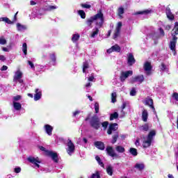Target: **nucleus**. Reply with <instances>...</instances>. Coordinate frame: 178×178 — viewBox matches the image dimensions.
Listing matches in <instances>:
<instances>
[{"mask_svg":"<svg viewBox=\"0 0 178 178\" xmlns=\"http://www.w3.org/2000/svg\"><path fill=\"white\" fill-rule=\"evenodd\" d=\"M104 14L102 13V11L99 10L95 15L88 19L87 24L90 26L94 22H95V24L97 27H102V26H104Z\"/></svg>","mask_w":178,"mask_h":178,"instance_id":"f257e3e1","label":"nucleus"},{"mask_svg":"<svg viewBox=\"0 0 178 178\" xmlns=\"http://www.w3.org/2000/svg\"><path fill=\"white\" fill-rule=\"evenodd\" d=\"M178 34V22H175L174 29L172 31L171 35L172 36V41L170 42V48L172 51L173 55H176V42H177V35Z\"/></svg>","mask_w":178,"mask_h":178,"instance_id":"f03ea898","label":"nucleus"},{"mask_svg":"<svg viewBox=\"0 0 178 178\" xmlns=\"http://www.w3.org/2000/svg\"><path fill=\"white\" fill-rule=\"evenodd\" d=\"M156 134V132L154 130H152L149 131L147 136L143 137L142 144L143 148H148L151 147V144H152V140H154V137H155Z\"/></svg>","mask_w":178,"mask_h":178,"instance_id":"7ed1b4c3","label":"nucleus"},{"mask_svg":"<svg viewBox=\"0 0 178 178\" xmlns=\"http://www.w3.org/2000/svg\"><path fill=\"white\" fill-rule=\"evenodd\" d=\"M90 126L95 129V130H98L99 127L101 126V122H99V118L97 115H94L91 118L90 121Z\"/></svg>","mask_w":178,"mask_h":178,"instance_id":"20e7f679","label":"nucleus"},{"mask_svg":"<svg viewBox=\"0 0 178 178\" xmlns=\"http://www.w3.org/2000/svg\"><path fill=\"white\" fill-rule=\"evenodd\" d=\"M75 149H76V146H74V143L72 142V140L68 139L67 140V152L68 155H73V154H74Z\"/></svg>","mask_w":178,"mask_h":178,"instance_id":"39448f33","label":"nucleus"},{"mask_svg":"<svg viewBox=\"0 0 178 178\" xmlns=\"http://www.w3.org/2000/svg\"><path fill=\"white\" fill-rule=\"evenodd\" d=\"M22 77H23V72L20 71V70H18L15 72L14 77H13V81H19V83H23V79H22Z\"/></svg>","mask_w":178,"mask_h":178,"instance_id":"423d86ee","label":"nucleus"},{"mask_svg":"<svg viewBox=\"0 0 178 178\" xmlns=\"http://www.w3.org/2000/svg\"><path fill=\"white\" fill-rule=\"evenodd\" d=\"M29 162L31 163H33V165H35V168H40V164L41 163V160L38 159V157H33V156H29L28 159Z\"/></svg>","mask_w":178,"mask_h":178,"instance_id":"0eeeda50","label":"nucleus"},{"mask_svg":"<svg viewBox=\"0 0 178 178\" xmlns=\"http://www.w3.org/2000/svg\"><path fill=\"white\" fill-rule=\"evenodd\" d=\"M144 70L145 72V74L147 76H149L151 74L152 70V65H151V63H149V62L145 63Z\"/></svg>","mask_w":178,"mask_h":178,"instance_id":"6e6552de","label":"nucleus"},{"mask_svg":"<svg viewBox=\"0 0 178 178\" xmlns=\"http://www.w3.org/2000/svg\"><path fill=\"white\" fill-rule=\"evenodd\" d=\"M129 76H133V71L129 70L127 72H122L120 76V81H124V80H126V79H127V77H129Z\"/></svg>","mask_w":178,"mask_h":178,"instance_id":"1a4fd4ad","label":"nucleus"},{"mask_svg":"<svg viewBox=\"0 0 178 178\" xmlns=\"http://www.w3.org/2000/svg\"><path fill=\"white\" fill-rule=\"evenodd\" d=\"M106 151L108 155H109V156H111L112 158H118V154H116V152H115L113 147H112L111 146H108L106 148Z\"/></svg>","mask_w":178,"mask_h":178,"instance_id":"9d476101","label":"nucleus"},{"mask_svg":"<svg viewBox=\"0 0 178 178\" xmlns=\"http://www.w3.org/2000/svg\"><path fill=\"white\" fill-rule=\"evenodd\" d=\"M46 154L47 156H51V159L56 162V163H58V153L54 152L52 151H47Z\"/></svg>","mask_w":178,"mask_h":178,"instance_id":"9b49d317","label":"nucleus"},{"mask_svg":"<svg viewBox=\"0 0 178 178\" xmlns=\"http://www.w3.org/2000/svg\"><path fill=\"white\" fill-rule=\"evenodd\" d=\"M144 81V75H138L136 76L132 77L131 79V83H143Z\"/></svg>","mask_w":178,"mask_h":178,"instance_id":"f8f14e48","label":"nucleus"},{"mask_svg":"<svg viewBox=\"0 0 178 178\" xmlns=\"http://www.w3.org/2000/svg\"><path fill=\"white\" fill-rule=\"evenodd\" d=\"M127 63L129 66H133L136 63V59L131 53L127 54Z\"/></svg>","mask_w":178,"mask_h":178,"instance_id":"ddd939ff","label":"nucleus"},{"mask_svg":"<svg viewBox=\"0 0 178 178\" xmlns=\"http://www.w3.org/2000/svg\"><path fill=\"white\" fill-rule=\"evenodd\" d=\"M118 127L117 123L111 124L107 130V134L109 136H111V134H112V133H113V131H116V130H118Z\"/></svg>","mask_w":178,"mask_h":178,"instance_id":"4468645a","label":"nucleus"},{"mask_svg":"<svg viewBox=\"0 0 178 178\" xmlns=\"http://www.w3.org/2000/svg\"><path fill=\"white\" fill-rule=\"evenodd\" d=\"M122 29V22H118L117 24V26L115 28V31L113 35V39L116 40L118 37H119V34H120V30Z\"/></svg>","mask_w":178,"mask_h":178,"instance_id":"2eb2a0df","label":"nucleus"},{"mask_svg":"<svg viewBox=\"0 0 178 178\" xmlns=\"http://www.w3.org/2000/svg\"><path fill=\"white\" fill-rule=\"evenodd\" d=\"M102 27H99L96 26L90 32V38H95L98 34H99V29Z\"/></svg>","mask_w":178,"mask_h":178,"instance_id":"dca6fc26","label":"nucleus"},{"mask_svg":"<svg viewBox=\"0 0 178 178\" xmlns=\"http://www.w3.org/2000/svg\"><path fill=\"white\" fill-rule=\"evenodd\" d=\"M121 49L120 46L118 44H115L107 50V53L112 54V52H120Z\"/></svg>","mask_w":178,"mask_h":178,"instance_id":"f3484780","label":"nucleus"},{"mask_svg":"<svg viewBox=\"0 0 178 178\" xmlns=\"http://www.w3.org/2000/svg\"><path fill=\"white\" fill-rule=\"evenodd\" d=\"M35 94L34 95L33 99L34 101H40L41 99V97H42V92L40 90V89H35Z\"/></svg>","mask_w":178,"mask_h":178,"instance_id":"a211bd4d","label":"nucleus"},{"mask_svg":"<svg viewBox=\"0 0 178 178\" xmlns=\"http://www.w3.org/2000/svg\"><path fill=\"white\" fill-rule=\"evenodd\" d=\"M44 127L47 134H48V136H52V130H54V127L49 124H45Z\"/></svg>","mask_w":178,"mask_h":178,"instance_id":"6ab92c4d","label":"nucleus"},{"mask_svg":"<svg viewBox=\"0 0 178 178\" xmlns=\"http://www.w3.org/2000/svg\"><path fill=\"white\" fill-rule=\"evenodd\" d=\"M145 105H147V106H149L155 111V108L154 107V101L152 99H146L144 102Z\"/></svg>","mask_w":178,"mask_h":178,"instance_id":"aec40b11","label":"nucleus"},{"mask_svg":"<svg viewBox=\"0 0 178 178\" xmlns=\"http://www.w3.org/2000/svg\"><path fill=\"white\" fill-rule=\"evenodd\" d=\"M142 120L143 122H147L148 120V111L145 108L142 110Z\"/></svg>","mask_w":178,"mask_h":178,"instance_id":"412c9836","label":"nucleus"},{"mask_svg":"<svg viewBox=\"0 0 178 178\" xmlns=\"http://www.w3.org/2000/svg\"><path fill=\"white\" fill-rule=\"evenodd\" d=\"M165 13L167 15L168 19L169 20H174L175 19V15L172 13V11H170V8H166Z\"/></svg>","mask_w":178,"mask_h":178,"instance_id":"4be33fe9","label":"nucleus"},{"mask_svg":"<svg viewBox=\"0 0 178 178\" xmlns=\"http://www.w3.org/2000/svg\"><path fill=\"white\" fill-rule=\"evenodd\" d=\"M13 106L15 111H22V104L13 101Z\"/></svg>","mask_w":178,"mask_h":178,"instance_id":"5701e85b","label":"nucleus"},{"mask_svg":"<svg viewBox=\"0 0 178 178\" xmlns=\"http://www.w3.org/2000/svg\"><path fill=\"white\" fill-rule=\"evenodd\" d=\"M95 147L98 148V149H101L103 151V149H105V145H104V143L100 142V141H97L95 143Z\"/></svg>","mask_w":178,"mask_h":178,"instance_id":"b1692460","label":"nucleus"},{"mask_svg":"<svg viewBox=\"0 0 178 178\" xmlns=\"http://www.w3.org/2000/svg\"><path fill=\"white\" fill-rule=\"evenodd\" d=\"M17 30L18 31H23V30H27V26L20 23H17Z\"/></svg>","mask_w":178,"mask_h":178,"instance_id":"393cba45","label":"nucleus"},{"mask_svg":"<svg viewBox=\"0 0 178 178\" xmlns=\"http://www.w3.org/2000/svg\"><path fill=\"white\" fill-rule=\"evenodd\" d=\"M134 168L136 169H138V170H144V168H145V166L144 165V163H137L135 165Z\"/></svg>","mask_w":178,"mask_h":178,"instance_id":"a878e982","label":"nucleus"},{"mask_svg":"<svg viewBox=\"0 0 178 178\" xmlns=\"http://www.w3.org/2000/svg\"><path fill=\"white\" fill-rule=\"evenodd\" d=\"M115 151H117V152H118L119 154H123L124 152H125L126 149H124V147H123V146L117 145L115 147Z\"/></svg>","mask_w":178,"mask_h":178,"instance_id":"bb28decb","label":"nucleus"},{"mask_svg":"<svg viewBox=\"0 0 178 178\" xmlns=\"http://www.w3.org/2000/svg\"><path fill=\"white\" fill-rule=\"evenodd\" d=\"M80 40V34L75 33L72 35V42H77Z\"/></svg>","mask_w":178,"mask_h":178,"instance_id":"cd10ccee","label":"nucleus"},{"mask_svg":"<svg viewBox=\"0 0 178 178\" xmlns=\"http://www.w3.org/2000/svg\"><path fill=\"white\" fill-rule=\"evenodd\" d=\"M0 22H4V23H7V24H13V22L6 17H0Z\"/></svg>","mask_w":178,"mask_h":178,"instance_id":"c85d7f7f","label":"nucleus"},{"mask_svg":"<svg viewBox=\"0 0 178 178\" xmlns=\"http://www.w3.org/2000/svg\"><path fill=\"white\" fill-rule=\"evenodd\" d=\"M152 13V10H144L143 11H139L136 13V15H149Z\"/></svg>","mask_w":178,"mask_h":178,"instance_id":"c756f323","label":"nucleus"},{"mask_svg":"<svg viewBox=\"0 0 178 178\" xmlns=\"http://www.w3.org/2000/svg\"><path fill=\"white\" fill-rule=\"evenodd\" d=\"M106 172L109 176H112L113 175V168L111 165H108L106 168Z\"/></svg>","mask_w":178,"mask_h":178,"instance_id":"7c9ffc66","label":"nucleus"},{"mask_svg":"<svg viewBox=\"0 0 178 178\" xmlns=\"http://www.w3.org/2000/svg\"><path fill=\"white\" fill-rule=\"evenodd\" d=\"M129 152L133 156H137V155L138 154V153L137 152V149L133 147L129 149Z\"/></svg>","mask_w":178,"mask_h":178,"instance_id":"2f4dec72","label":"nucleus"},{"mask_svg":"<svg viewBox=\"0 0 178 178\" xmlns=\"http://www.w3.org/2000/svg\"><path fill=\"white\" fill-rule=\"evenodd\" d=\"M140 130H141V131H148V130H149V126H148V124H145L140 127Z\"/></svg>","mask_w":178,"mask_h":178,"instance_id":"473e14b6","label":"nucleus"},{"mask_svg":"<svg viewBox=\"0 0 178 178\" xmlns=\"http://www.w3.org/2000/svg\"><path fill=\"white\" fill-rule=\"evenodd\" d=\"M118 138H119V133L116 132L113 136V140H111L112 144H115L118 141Z\"/></svg>","mask_w":178,"mask_h":178,"instance_id":"72a5a7b5","label":"nucleus"},{"mask_svg":"<svg viewBox=\"0 0 178 178\" xmlns=\"http://www.w3.org/2000/svg\"><path fill=\"white\" fill-rule=\"evenodd\" d=\"M119 118V113L118 112H115L110 115V120H114V119H118Z\"/></svg>","mask_w":178,"mask_h":178,"instance_id":"f704fd0d","label":"nucleus"},{"mask_svg":"<svg viewBox=\"0 0 178 178\" xmlns=\"http://www.w3.org/2000/svg\"><path fill=\"white\" fill-rule=\"evenodd\" d=\"M50 59L52 62V64L55 65L56 63V56H55V54H50Z\"/></svg>","mask_w":178,"mask_h":178,"instance_id":"c9c22d12","label":"nucleus"},{"mask_svg":"<svg viewBox=\"0 0 178 178\" xmlns=\"http://www.w3.org/2000/svg\"><path fill=\"white\" fill-rule=\"evenodd\" d=\"M8 44V40L3 36L0 37V45H6Z\"/></svg>","mask_w":178,"mask_h":178,"instance_id":"e433bc0d","label":"nucleus"},{"mask_svg":"<svg viewBox=\"0 0 178 178\" xmlns=\"http://www.w3.org/2000/svg\"><path fill=\"white\" fill-rule=\"evenodd\" d=\"M81 8H83L85 9H90V8H91V6H90V3H88V2H86L85 3H81Z\"/></svg>","mask_w":178,"mask_h":178,"instance_id":"4c0bfd02","label":"nucleus"},{"mask_svg":"<svg viewBox=\"0 0 178 178\" xmlns=\"http://www.w3.org/2000/svg\"><path fill=\"white\" fill-rule=\"evenodd\" d=\"M78 14L81 16V19H86V13L83 10H79Z\"/></svg>","mask_w":178,"mask_h":178,"instance_id":"58836bf2","label":"nucleus"},{"mask_svg":"<svg viewBox=\"0 0 178 178\" xmlns=\"http://www.w3.org/2000/svg\"><path fill=\"white\" fill-rule=\"evenodd\" d=\"M123 13H124V8H123V7H120L118 8V16L122 17V15H123Z\"/></svg>","mask_w":178,"mask_h":178,"instance_id":"ea45409f","label":"nucleus"},{"mask_svg":"<svg viewBox=\"0 0 178 178\" xmlns=\"http://www.w3.org/2000/svg\"><path fill=\"white\" fill-rule=\"evenodd\" d=\"M95 159L98 162L99 165H100L102 168H104V163H102V161H101V158H99V156H96Z\"/></svg>","mask_w":178,"mask_h":178,"instance_id":"a19ab883","label":"nucleus"},{"mask_svg":"<svg viewBox=\"0 0 178 178\" xmlns=\"http://www.w3.org/2000/svg\"><path fill=\"white\" fill-rule=\"evenodd\" d=\"M22 51H23L24 55H27V44L26 43H23Z\"/></svg>","mask_w":178,"mask_h":178,"instance_id":"79ce46f5","label":"nucleus"},{"mask_svg":"<svg viewBox=\"0 0 178 178\" xmlns=\"http://www.w3.org/2000/svg\"><path fill=\"white\" fill-rule=\"evenodd\" d=\"M54 9H58V6H49L46 10H48L49 12H51V10H54Z\"/></svg>","mask_w":178,"mask_h":178,"instance_id":"37998d69","label":"nucleus"},{"mask_svg":"<svg viewBox=\"0 0 178 178\" xmlns=\"http://www.w3.org/2000/svg\"><path fill=\"white\" fill-rule=\"evenodd\" d=\"M95 113H98V112H99V104H98V102L95 103Z\"/></svg>","mask_w":178,"mask_h":178,"instance_id":"c03bdc74","label":"nucleus"},{"mask_svg":"<svg viewBox=\"0 0 178 178\" xmlns=\"http://www.w3.org/2000/svg\"><path fill=\"white\" fill-rule=\"evenodd\" d=\"M111 102L114 104L116 102V92H113L111 94Z\"/></svg>","mask_w":178,"mask_h":178,"instance_id":"a18cd8bd","label":"nucleus"},{"mask_svg":"<svg viewBox=\"0 0 178 178\" xmlns=\"http://www.w3.org/2000/svg\"><path fill=\"white\" fill-rule=\"evenodd\" d=\"M136 94H137V91L135 88H133L130 91V95L131 97H135Z\"/></svg>","mask_w":178,"mask_h":178,"instance_id":"49530a36","label":"nucleus"},{"mask_svg":"<svg viewBox=\"0 0 178 178\" xmlns=\"http://www.w3.org/2000/svg\"><path fill=\"white\" fill-rule=\"evenodd\" d=\"M87 69H88V63H84L83 65V73H86Z\"/></svg>","mask_w":178,"mask_h":178,"instance_id":"de8ad7c7","label":"nucleus"},{"mask_svg":"<svg viewBox=\"0 0 178 178\" xmlns=\"http://www.w3.org/2000/svg\"><path fill=\"white\" fill-rule=\"evenodd\" d=\"M108 124H109V122L108 121H105L102 123V127H104V130H106Z\"/></svg>","mask_w":178,"mask_h":178,"instance_id":"09e8293b","label":"nucleus"},{"mask_svg":"<svg viewBox=\"0 0 178 178\" xmlns=\"http://www.w3.org/2000/svg\"><path fill=\"white\" fill-rule=\"evenodd\" d=\"M22 99V96L17 95L13 97V101H15V102H17V101H20Z\"/></svg>","mask_w":178,"mask_h":178,"instance_id":"8fccbe9b","label":"nucleus"},{"mask_svg":"<svg viewBox=\"0 0 178 178\" xmlns=\"http://www.w3.org/2000/svg\"><path fill=\"white\" fill-rule=\"evenodd\" d=\"M160 69L161 70H162L163 72H165L166 70H168V67H166V65H165V64L162 63L160 66Z\"/></svg>","mask_w":178,"mask_h":178,"instance_id":"3c124183","label":"nucleus"},{"mask_svg":"<svg viewBox=\"0 0 178 178\" xmlns=\"http://www.w3.org/2000/svg\"><path fill=\"white\" fill-rule=\"evenodd\" d=\"M91 178H101V177L99 176V172L97 171L95 174H92Z\"/></svg>","mask_w":178,"mask_h":178,"instance_id":"603ef678","label":"nucleus"},{"mask_svg":"<svg viewBox=\"0 0 178 178\" xmlns=\"http://www.w3.org/2000/svg\"><path fill=\"white\" fill-rule=\"evenodd\" d=\"M19 13V12H17L16 13H15V15H14V19H13V21H11L12 22H13V24H14V23H16V22L17 21V14Z\"/></svg>","mask_w":178,"mask_h":178,"instance_id":"864d4df0","label":"nucleus"},{"mask_svg":"<svg viewBox=\"0 0 178 178\" xmlns=\"http://www.w3.org/2000/svg\"><path fill=\"white\" fill-rule=\"evenodd\" d=\"M172 98H173V99H175V101H178V93L174 92L172 94Z\"/></svg>","mask_w":178,"mask_h":178,"instance_id":"5fc2aeb1","label":"nucleus"},{"mask_svg":"<svg viewBox=\"0 0 178 178\" xmlns=\"http://www.w3.org/2000/svg\"><path fill=\"white\" fill-rule=\"evenodd\" d=\"M14 172L15 173H20V172H22V168L20 167L15 168Z\"/></svg>","mask_w":178,"mask_h":178,"instance_id":"6e6d98bb","label":"nucleus"},{"mask_svg":"<svg viewBox=\"0 0 178 178\" xmlns=\"http://www.w3.org/2000/svg\"><path fill=\"white\" fill-rule=\"evenodd\" d=\"M28 64L29 65V66H31V69H35V67L34 66V64L33 63V62L29 60Z\"/></svg>","mask_w":178,"mask_h":178,"instance_id":"4d7b16f0","label":"nucleus"},{"mask_svg":"<svg viewBox=\"0 0 178 178\" xmlns=\"http://www.w3.org/2000/svg\"><path fill=\"white\" fill-rule=\"evenodd\" d=\"M1 49H2V51H3V52H9V51H10V49H9V47H1Z\"/></svg>","mask_w":178,"mask_h":178,"instance_id":"13d9d810","label":"nucleus"},{"mask_svg":"<svg viewBox=\"0 0 178 178\" xmlns=\"http://www.w3.org/2000/svg\"><path fill=\"white\" fill-rule=\"evenodd\" d=\"M81 113V111H76L73 113V116L76 117V116H77V115H80Z\"/></svg>","mask_w":178,"mask_h":178,"instance_id":"bf43d9fd","label":"nucleus"},{"mask_svg":"<svg viewBox=\"0 0 178 178\" xmlns=\"http://www.w3.org/2000/svg\"><path fill=\"white\" fill-rule=\"evenodd\" d=\"M88 80L89 81H94V74H91V76L88 78Z\"/></svg>","mask_w":178,"mask_h":178,"instance_id":"052dcab7","label":"nucleus"},{"mask_svg":"<svg viewBox=\"0 0 178 178\" xmlns=\"http://www.w3.org/2000/svg\"><path fill=\"white\" fill-rule=\"evenodd\" d=\"M0 60H3V61L6 60V57H5V56H3V55H1Z\"/></svg>","mask_w":178,"mask_h":178,"instance_id":"680f3d73","label":"nucleus"},{"mask_svg":"<svg viewBox=\"0 0 178 178\" xmlns=\"http://www.w3.org/2000/svg\"><path fill=\"white\" fill-rule=\"evenodd\" d=\"M160 34L161 37H163L165 35V32L163 31V29H160Z\"/></svg>","mask_w":178,"mask_h":178,"instance_id":"e2e57ef3","label":"nucleus"},{"mask_svg":"<svg viewBox=\"0 0 178 178\" xmlns=\"http://www.w3.org/2000/svg\"><path fill=\"white\" fill-rule=\"evenodd\" d=\"M91 86H92V83L90 82L85 85L86 88H88V87H91Z\"/></svg>","mask_w":178,"mask_h":178,"instance_id":"0e129e2a","label":"nucleus"},{"mask_svg":"<svg viewBox=\"0 0 178 178\" xmlns=\"http://www.w3.org/2000/svg\"><path fill=\"white\" fill-rule=\"evenodd\" d=\"M1 70L3 71V70H8V66L6 65H3L1 68Z\"/></svg>","mask_w":178,"mask_h":178,"instance_id":"69168bd1","label":"nucleus"},{"mask_svg":"<svg viewBox=\"0 0 178 178\" xmlns=\"http://www.w3.org/2000/svg\"><path fill=\"white\" fill-rule=\"evenodd\" d=\"M135 145H136V147H138L140 145V140L137 139L135 142Z\"/></svg>","mask_w":178,"mask_h":178,"instance_id":"338daca9","label":"nucleus"},{"mask_svg":"<svg viewBox=\"0 0 178 178\" xmlns=\"http://www.w3.org/2000/svg\"><path fill=\"white\" fill-rule=\"evenodd\" d=\"M30 3H31V5H32V6L37 5V3H36L35 1H33V0H31V1H30Z\"/></svg>","mask_w":178,"mask_h":178,"instance_id":"774afa93","label":"nucleus"}]
</instances>
